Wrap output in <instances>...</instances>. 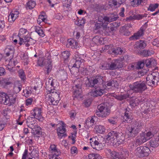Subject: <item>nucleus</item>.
Returning <instances> with one entry per match:
<instances>
[{"instance_id":"0eeeda50","label":"nucleus","mask_w":159,"mask_h":159,"mask_svg":"<svg viewBox=\"0 0 159 159\" xmlns=\"http://www.w3.org/2000/svg\"><path fill=\"white\" fill-rule=\"evenodd\" d=\"M2 102L5 105L9 106L13 105L15 102V98L12 95H8L6 93L2 92L0 93Z\"/></svg>"},{"instance_id":"cd10ccee","label":"nucleus","mask_w":159,"mask_h":159,"mask_svg":"<svg viewBox=\"0 0 159 159\" xmlns=\"http://www.w3.org/2000/svg\"><path fill=\"white\" fill-rule=\"evenodd\" d=\"M35 121L33 117H30L27 120V125L29 128H31L33 127L36 126L37 124L35 123Z\"/></svg>"},{"instance_id":"4468645a","label":"nucleus","mask_w":159,"mask_h":159,"mask_svg":"<svg viewBox=\"0 0 159 159\" xmlns=\"http://www.w3.org/2000/svg\"><path fill=\"white\" fill-rule=\"evenodd\" d=\"M154 108L150 102L146 103L142 107V109L144 110L142 112L144 114H150L154 112Z\"/></svg>"},{"instance_id":"473e14b6","label":"nucleus","mask_w":159,"mask_h":159,"mask_svg":"<svg viewBox=\"0 0 159 159\" xmlns=\"http://www.w3.org/2000/svg\"><path fill=\"white\" fill-rule=\"evenodd\" d=\"M120 0H109V4L110 6H116L119 7L122 3Z\"/></svg>"},{"instance_id":"412c9836","label":"nucleus","mask_w":159,"mask_h":159,"mask_svg":"<svg viewBox=\"0 0 159 159\" xmlns=\"http://www.w3.org/2000/svg\"><path fill=\"white\" fill-rule=\"evenodd\" d=\"M125 139V134L120 131H117L115 143H118L119 144L122 143Z\"/></svg>"},{"instance_id":"e433bc0d","label":"nucleus","mask_w":159,"mask_h":159,"mask_svg":"<svg viewBox=\"0 0 159 159\" xmlns=\"http://www.w3.org/2000/svg\"><path fill=\"white\" fill-rule=\"evenodd\" d=\"M89 159H102L101 156L95 153H92L89 155Z\"/></svg>"},{"instance_id":"13d9d810","label":"nucleus","mask_w":159,"mask_h":159,"mask_svg":"<svg viewBox=\"0 0 159 159\" xmlns=\"http://www.w3.org/2000/svg\"><path fill=\"white\" fill-rule=\"evenodd\" d=\"M102 39H100L98 36H96L94 37L92 39V41L95 44H98V41H99Z\"/></svg>"},{"instance_id":"f03ea898","label":"nucleus","mask_w":159,"mask_h":159,"mask_svg":"<svg viewBox=\"0 0 159 159\" xmlns=\"http://www.w3.org/2000/svg\"><path fill=\"white\" fill-rule=\"evenodd\" d=\"M83 83V79L80 78H78L73 81L72 88L74 90V97L77 98H81V86Z\"/></svg>"},{"instance_id":"ea45409f","label":"nucleus","mask_w":159,"mask_h":159,"mask_svg":"<svg viewBox=\"0 0 159 159\" xmlns=\"http://www.w3.org/2000/svg\"><path fill=\"white\" fill-rule=\"evenodd\" d=\"M35 31L40 36L43 37L45 35L43 30L40 27H36L35 29Z\"/></svg>"},{"instance_id":"c03bdc74","label":"nucleus","mask_w":159,"mask_h":159,"mask_svg":"<svg viewBox=\"0 0 159 159\" xmlns=\"http://www.w3.org/2000/svg\"><path fill=\"white\" fill-rule=\"evenodd\" d=\"M23 93H24L25 96L26 97H27L30 95L32 93V91L30 89L28 88L27 89H26L24 90Z\"/></svg>"},{"instance_id":"72a5a7b5","label":"nucleus","mask_w":159,"mask_h":159,"mask_svg":"<svg viewBox=\"0 0 159 159\" xmlns=\"http://www.w3.org/2000/svg\"><path fill=\"white\" fill-rule=\"evenodd\" d=\"M136 47L140 49H143L147 46V43L145 41L140 40L136 43Z\"/></svg>"},{"instance_id":"c9c22d12","label":"nucleus","mask_w":159,"mask_h":159,"mask_svg":"<svg viewBox=\"0 0 159 159\" xmlns=\"http://www.w3.org/2000/svg\"><path fill=\"white\" fill-rule=\"evenodd\" d=\"M36 5L35 2L34 1H29L27 3L26 8L29 9H33Z\"/></svg>"},{"instance_id":"c756f323","label":"nucleus","mask_w":159,"mask_h":159,"mask_svg":"<svg viewBox=\"0 0 159 159\" xmlns=\"http://www.w3.org/2000/svg\"><path fill=\"white\" fill-rule=\"evenodd\" d=\"M146 99L144 98L139 97L136 98L132 103L133 106H137L139 103H143L145 101Z\"/></svg>"},{"instance_id":"de8ad7c7","label":"nucleus","mask_w":159,"mask_h":159,"mask_svg":"<svg viewBox=\"0 0 159 159\" xmlns=\"http://www.w3.org/2000/svg\"><path fill=\"white\" fill-rule=\"evenodd\" d=\"M108 122L111 124L115 125L117 122V118L116 117H111L108 120Z\"/></svg>"},{"instance_id":"4c0bfd02","label":"nucleus","mask_w":159,"mask_h":159,"mask_svg":"<svg viewBox=\"0 0 159 159\" xmlns=\"http://www.w3.org/2000/svg\"><path fill=\"white\" fill-rule=\"evenodd\" d=\"M70 56V52L68 51H65L61 53V57L65 60L67 59Z\"/></svg>"},{"instance_id":"f3484780","label":"nucleus","mask_w":159,"mask_h":159,"mask_svg":"<svg viewBox=\"0 0 159 159\" xmlns=\"http://www.w3.org/2000/svg\"><path fill=\"white\" fill-rule=\"evenodd\" d=\"M110 70H113L121 68L123 66L121 61L120 60H116L109 64Z\"/></svg>"},{"instance_id":"9b49d317","label":"nucleus","mask_w":159,"mask_h":159,"mask_svg":"<svg viewBox=\"0 0 159 159\" xmlns=\"http://www.w3.org/2000/svg\"><path fill=\"white\" fill-rule=\"evenodd\" d=\"M58 82L55 80L51 77L46 81L45 88L48 93L52 92V90L56 86H58Z\"/></svg>"},{"instance_id":"a878e982","label":"nucleus","mask_w":159,"mask_h":159,"mask_svg":"<svg viewBox=\"0 0 159 159\" xmlns=\"http://www.w3.org/2000/svg\"><path fill=\"white\" fill-rule=\"evenodd\" d=\"M143 61L144 65L148 68L156 66L157 63L156 61L153 59H148L143 60Z\"/></svg>"},{"instance_id":"393cba45","label":"nucleus","mask_w":159,"mask_h":159,"mask_svg":"<svg viewBox=\"0 0 159 159\" xmlns=\"http://www.w3.org/2000/svg\"><path fill=\"white\" fill-rule=\"evenodd\" d=\"M156 77L152 74L148 75L146 78V84L150 86H153L155 84V79Z\"/></svg>"},{"instance_id":"6ab92c4d","label":"nucleus","mask_w":159,"mask_h":159,"mask_svg":"<svg viewBox=\"0 0 159 159\" xmlns=\"http://www.w3.org/2000/svg\"><path fill=\"white\" fill-rule=\"evenodd\" d=\"M97 120V118L95 116L89 117L86 120L85 123V128H88L94 124L95 122Z\"/></svg>"},{"instance_id":"2eb2a0df","label":"nucleus","mask_w":159,"mask_h":159,"mask_svg":"<svg viewBox=\"0 0 159 159\" xmlns=\"http://www.w3.org/2000/svg\"><path fill=\"white\" fill-rule=\"evenodd\" d=\"M90 144L93 149L98 151L101 150L103 148V144L98 139L97 140H96L95 139H93L92 141L90 142Z\"/></svg>"},{"instance_id":"2f4dec72","label":"nucleus","mask_w":159,"mask_h":159,"mask_svg":"<svg viewBox=\"0 0 159 159\" xmlns=\"http://www.w3.org/2000/svg\"><path fill=\"white\" fill-rule=\"evenodd\" d=\"M94 130L97 133L103 134L105 132L106 129L104 126L99 125L95 126Z\"/></svg>"},{"instance_id":"37998d69","label":"nucleus","mask_w":159,"mask_h":159,"mask_svg":"<svg viewBox=\"0 0 159 159\" xmlns=\"http://www.w3.org/2000/svg\"><path fill=\"white\" fill-rule=\"evenodd\" d=\"M109 66V63L107 62H105L101 65L100 68L102 70H110Z\"/></svg>"},{"instance_id":"b1692460","label":"nucleus","mask_w":159,"mask_h":159,"mask_svg":"<svg viewBox=\"0 0 159 159\" xmlns=\"http://www.w3.org/2000/svg\"><path fill=\"white\" fill-rule=\"evenodd\" d=\"M148 139V138L144 136V133H142L140 134V136L137 138L136 143L138 145H141L147 141Z\"/></svg>"},{"instance_id":"f8f14e48","label":"nucleus","mask_w":159,"mask_h":159,"mask_svg":"<svg viewBox=\"0 0 159 159\" xmlns=\"http://www.w3.org/2000/svg\"><path fill=\"white\" fill-rule=\"evenodd\" d=\"M81 57V55L78 54H75L73 57V59L71 61L70 63L71 64V62H74L75 61V63L73 65L72 67L79 68L80 67L82 63L84 61V60L82 59Z\"/></svg>"},{"instance_id":"5701e85b","label":"nucleus","mask_w":159,"mask_h":159,"mask_svg":"<svg viewBox=\"0 0 159 159\" xmlns=\"http://www.w3.org/2000/svg\"><path fill=\"white\" fill-rule=\"evenodd\" d=\"M117 131L116 130L111 131L109 132L107 136V140H110L113 141V143H115L116 140V135Z\"/></svg>"},{"instance_id":"774afa93","label":"nucleus","mask_w":159,"mask_h":159,"mask_svg":"<svg viewBox=\"0 0 159 159\" xmlns=\"http://www.w3.org/2000/svg\"><path fill=\"white\" fill-rule=\"evenodd\" d=\"M13 14V15L16 18L18 16V15L19 14V11L17 10H15L12 11L11 12Z\"/></svg>"},{"instance_id":"bb28decb","label":"nucleus","mask_w":159,"mask_h":159,"mask_svg":"<svg viewBox=\"0 0 159 159\" xmlns=\"http://www.w3.org/2000/svg\"><path fill=\"white\" fill-rule=\"evenodd\" d=\"M50 149L51 152L52 153V155L59 156L61 152L59 149H58L55 145H51L50 147Z\"/></svg>"},{"instance_id":"09e8293b","label":"nucleus","mask_w":159,"mask_h":159,"mask_svg":"<svg viewBox=\"0 0 159 159\" xmlns=\"http://www.w3.org/2000/svg\"><path fill=\"white\" fill-rule=\"evenodd\" d=\"M141 54L144 57H147L151 55L152 53L149 50H143L141 52Z\"/></svg>"},{"instance_id":"39448f33","label":"nucleus","mask_w":159,"mask_h":159,"mask_svg":"<svg viewBox=\"0 0 159 159\" xmlns=\"http://www.w3.org/2000/svg\"><path fill=\"white\" fill-rule=\"evenodd\" d=\"M98 111L96 112V115L98 117L104 118L108 116L110 112V109L104 103H102L98 106Z\"/></svg>"},{"instance_id":"9d476101","label":"nucleus","mask_w":159,"mask_h":159,"mask_svg":"<svg viewBox=\"0 0 159 159\" xmlns=\"http://www.w3.org/2000/svg\"><path fill=\"white\" fill-rule=\"evenodd\" d=\"M38 64L39 66H45L46 69V72L47 74H48L52 70L51 61L48 59L40 58L38 61Z\"/></svg>"},{"instance_id":"bf43d9fd","label":"nucleus","mask_w":159,"mask_h":159,"mask_svg":"<svg viewBox=\"0 0 159 159\" xmlns=\"http://www.w3.org/2000/svg\"><path fill=\"white\" fill-rule=\"evenodd\" d=\"M111 88H118V85L117 82L116 80H111Z\"/></svg>"},{"instance_id":"3c124183","label":"nucleus","mask_w":159,"mask_h":159,"mask_svg":"<svg viewBox=\"0 0 159 159\" xmlns=\"http://www.w3.org/2000/svg\"><path fill=\"white\" fill-rule=\"evenodd\" d=\"M113 52L116 54H121L123 52V50L121 48L118 47L114 49L113 51Z\"/></svg>"},{"instance_id":"423d86ee","label":"nucleus","mask_w":159,"mask_h":159,"mask_svg":"<svg viewBox=\"0 0 159 159\" xmlns=\"http://www.w3.org/2000/svg\"><path fill=\"white\" fill-rule=\"evenodd\" d=\"M130 89L136 93H142L147 88L144 82H137L129 86Z\"/></svg>"},{"instance_id":"864d4df0","label":"nucleus","mask_w":159,"mask_h":159,"mask_svg":"<svg viewBox=\"0 0 159 159\" xmlns=\"http://www.w3.org/2000/svg\"><path fill=\"white\" fill-rule=\"evenodd\" d=\"M144 65L143 61V62H138L136 66V69H137L143 68Z\"/></svg>"},{"instance_id":"a18cd8bd","label":"nucleus","mask_w":159,"mask_h":159,"mask_svg":"<svg viewBox=\"0 0 159 159\" xmlns=\"http://www.w3.org/2000/svg\"><path fill=\"white\" fill-rule=\"evenodd\" d=\"M21 88V85L19 84H16L14 87V90L16 93H17L20 91Z\"/></svg>"},{"instance_id":"c85d7f7f","label":"nucleus","mask_w":159,"mask_h":159,"mask_svg":"<svg viewBox=\"0 0 159 159\" xmlns=\"http://www.w3.org/2000/svg\"><path fill=\"white\" fill-rule=\"evenodd\" d=\"M150 144L151 147L156 148L159 145V137L156 138H153L150 141Z\"/></svg>"},{"instance_id":"4be33fe9","label":"nucleus","mask_w":159,"mask_h":159,"mask_svg":"<svg viewBox=\"0 0 159 159\" xmlns=\"http://www.w3.org/2000/svg\"><path fill=\"white\" fill-rule=\"evenodd\" d=\"M145 29L143 27H141L136 33H134V35L130 37L129 39L130 40H136L139 39L140 38L143 36L144 33Z\"/></svg>"},{"instance_id":"6e6552de","label":"nucleus","mask_w":159,"mask_h":159,"mask_svg":"<svg viewBox=\"0 0 159 159\" xmlns=\"http://www.w3.org/2000/svg\"><path fill=\"white\" fill-rule=\"evenodd\" d=\"M150 152V150L148 147L140 146L136 149L134 153L139 157H141L148 156Z\"/></svg>"},{"instance_id":"052dcab7","label":"nucleus","mask_w":159,"mask_h":159,"mask_svg":"<svg viewBox=\"0 0 159 159\" xmlns=\"http://www.w3.org/2000/svg\"><path fill=\"white\" fill-rule=\"evenodd\" d=\"M122 154L121 155V158L123 157L124 158H126L129 156V152L127 151H123L122 152Z\"/></svg>"},{"instance_id":"a211bd4d","label":"nucleus","mask_w":159,"mask_h":159,"mask_svg":"<svg viewBox=\"0 0 159 159\" xmlns=\"http://www.w3.org/2000/svg\"><path fill=\"white\" fill-rule=\"evenodd\" d=\"M106 154L110 156L112 159H121L120 154L115 151H111L110 149H106L105 150Z\"/></svg>"},{"instance_id":"338daca9","label":"nucleus","mask_w":159,"mask_h":159,"mask_svg":"<svg viewBox=\"0 0 159 159\" xmlns=\"http://www.w3.org/2000/svg\"><path fill=\"white\" fill-rule=\"evenodd\" d=\"M111 81H108L106 82L105 85L106 89H109L111 88Z\"/></svg>"},{"instance_id":"49530a36","label":"nucleus","mask_w":159,"mask_h":159,"mask_svg":"<svg viewBox=\"0 0 159 159\" xmlns=\"http://www.w3.org/2000/svg\"><path fill=\"white\" fill-rule=\"evenodd\" d=\"M16 18V17L11 12L8 16V20L9 22L12 23L15 21Z\"/></svg>"},{"instance_id":"20e7f679","label":"nucleus","mask_w":159,"mask_h":159,"mask_svg":"<svg viewBox=\"0 0 159 159\" xmlns=\"http://www.w3.org/2000/svg\"><path fill=\"white\" fill-rule=\"evenodd\" d=\"M19 38L20 42L19 44L21 45L23 43L25 42H30V41L33 40V39L29 38L30 35L29 32L26 29L23 28L20 29L18 35Z\"/></svg>"},{"instance_id":"5fc2aeb1","label":"nucleus","mask_w":159,"mask_h":159,"mask_svg":"<svg viewBox=\"0 0 159 159\" xmlns=\"http://www.w3.org/2000/svg\"><path fill=\"white\" fill-rule=\"evenodd\" d=\"M47 21L45 16L43 15H40L39 16V18L38 20V22H43L46 23Z\"/></svg>"},{"instance_id":"680f3d73","label":"nucleus","mask_w":159,"mask_h":159,"mask_svg":"<svg viewBox=\"0 0 159 159\" xmlns=\"http://www.w3.org/2000/svg\"><path fill=\"white\" fill-rule=\"evenodd\" d=\"M153 136V134L151 132H148L146 134H144V136H145V137L148 138V140L150 138V137H152Z\"/></svg>"},{"instance_id":"1a4fd4ad","label":"nucleus","mask_w":159,"mask_h":159,"mask_svg":"<svg viewBox=\"0 0 159 159\" xmlns=\"http://www.w3.org/2000/svg\"><path fill=\"white\" fill-rule=\"evenodd\" d=\"M103 77L100 75L96 76L95 79L90 80L88 78L86 86L89 87L95 88L98 84H102L103 81Z\"/></svg>"},{"instance_id":"aec40b11","label":"nucleus","mask_w":159,"mask_h":159,"mask_svg":"<svg viewBox=\"0 0 159 159\" xmlns=\"http://www.w3.org/2000/svg\"><path fill=\"white\" fill-rule=\"evenodd\" d=\"M104 92V89L101 88V87H95L94 90H92L90 93V95L94 97L101 96Z\"/></svg>"},{"instance_id":"ddd939ff","label":"nucleus","mask_w":159,"mask_h":159,"mask_svg":"<svg viewBox=\"0 0 159 159\" xmlns=\"http://www.w3.org/2000/svg\"><path fill=\"white\" fill-rule=\"evenodd\" d=\"M42 110L41 108H35L32 111L31 114L35 118L38 119L39 121H42L43 120V117L42 115Z\"/></svg>"},{"instance_id":"f704fd0d","label":"nucleus","mask_w":159,"mask_h":159,"mask_svg":"<svg viewBox=\"0 0 159 159\" xmlns=\"http://www.w3.org/2000/svg\"><path fill=\"white\" fill-rule=\"evenodd\" d=\"M32 129L31 132L34 135H40L41 134L40 128L38 127L37 125L36 126L30 128Z\"/></svg>"},{"instance_id":"7c9ffc66","label":"nucleus","mask_w":159,"mask_h":159,"mask_svg":"<svg viewBox=\"0 0 159 159\" xmlns=\"http://www.w3.org/2000/svg\"><path fill=\"white\" fill-rule=\"evenodd\" d=\"M66 46L71 48H75L77 47V43L73 39H69L68 40Z\"/></svg>"},{"instance_id":"dca6fc26","label":"nucleus","mask_w":159,"mask_h":159,"mask_svg":"<svg viewBox=\"0 0 159 159\" xmlns=\"http://www.w3.org/2000/svg\"><path fill=\"white\" fill-rule=\"evenodd\" d=\"M62 124L61 126L57 129L58 138L60 139L67 136V134L65 133L66 131L65 128L66 125L63 122H62Z\"/></svg>"},{"instance_id":"69168bd1","label":"nucleus","mask_w":159,"mask_h":159,"mask_svg":"<svg viewBox=\"0 0 159 159\" xmlns=\"http://www.w3.org/2000/svg\"><path fill=\"white\" fill-rule=\"evenodd\" d=\"M71 152L72 154L75 153H77L78 152V151L76 147L75 146H73L70 149Z\"/></svg>"},{"instance_id":"7ed1b4c3","label":"nucleus","mask_w":159,"mask_h":159,"mask_svg":"<svg viewBox=\"0 0 159 159\" xmlns=\"http://www.w3.org/2000/svg\"><path fill=\"white\" fill-rule=\"evenodd\" d=\"M45 99L49 103H50V104L56 105L60 100L59 93L57 91L48 93L45 95Z\"/></svg>"},{"instance_id":"4d7b16f0","label":"nucleus","mask_w":159,"mask_h":159,"mask_svg":"<svg viewBox=\"0 0 159 159\" xmlns=\"http://www.w3.org/2000/svg\"><path fill=\"white\" fill-rule=\"evenodd\" d=\"M19 76L21 79L24 80L25 78V73L22 70H20L18 71Z\"/></svg>"},{"instance_id":"a19ab883","label":"nucleus","mask_w":159,"mask_h":159,"mask_svg":"<svg viewBox=\"0 0 159 159\" xmlns=\"http://www.w3.org/2000/svg\"><path fill=\"white\" fill-rule=\"evenodd\" d=\"M11 112V111L8 108H7L3 109L2 112V114L4 116H6V119L9 118V116H8Z\"/></svg>"},{"instance_id":"f257e3e1","label":"nucleus","mask_w":159,"mask_h":159,"mask_svg":"<svg viewBox=\"0 0 159 159\" xmlns=\"http://www.w3.org/2000/svg\"><path fill=\"white\" fill-rule=\"evenodd\" d=\"M143 123L140 121H136L134 123L128 126L126 128V132L129 137H134L140 130Z\"/></svg>"},{"instance_id":"0e129e2a","label":"nucleus","mask_w":159,"mask_h":159,"mask_svg":"<svg viewBox=\"0 0 159 159\" xmlns=\"http://www.w3.org/2000/svg\"><path fill=\"white\" fill-rule=\"evenodd\" d=\"M111 20L110 19V17H108L107 16H104L103 17V24H104L105 23H106V24H107L108 22H110Z\"/></svg>"},{"instance_id":"6e6d98bb","label":"nucleus","mask_w":159,"mask_h":159,"mask_svg":"<svg viewBox=\"0 0 159 159\" xmlns=\"http://www.w3.org/2000/svg\"><path fill=\"white\" fill-rule=\"evenodd\" d=\"M61 75V79L62 80H65L67 77V73L65 71H62Z\"/></svg>"},{"instance_id":"58836bf2","label":"nucleus","mask_w":159,"mask_h":159,"mask_svg":"<svg viewBox=\"0 0 159 159\" xmlns=\"http://www.w3.org/2000/svg\"><path fill=\"white\" fill-rule=\"evenodd\" d=\"M158 6V4L157 3L151 4L148 7V10L151 11H155Z\"/></svg>"},{"instance_id":"603ef678","label":"nucleus","mask_w":159,"mask_h":159,"mask_svg":"<svg viewBox=\"0 0 159 159\" xmlns=\"http://www.w3.org/2000/svg\"><path fill=\"white\" fill-rule=\"evenodd\" d=\"M109 17L111 22L116 20L118 18V15L114 14H111Z\"/></svg>"},{"instance_id":"8fccbe9b","label":"nucleus","mask_w":159,"mask_h":159,"mask_svg":"<svg viewBox=\"0 0 159 159\" xmlns=\"http://www.w3.org/2000/svg\"><path fill=\"white\" fill-rule=\"evenodd\" d=\"M143 0H133L131 2V4L133 7L136 5H138L141 4Z\"/></svg>"},{"instance_id":"79ce46f5","label":"nucleus","mask_w":159,"mask_h":159,"mask_svg":"<svg viewBox=\"0 0 159 159\" xmlns=\"http://www.w3.org/2000/svg\"><path fill=\"white\" fill-rule=\"evenodd\" d=\"M129 108L126 109L125 115L124 116L123 119L125 121H127L130 118V116L129 115Z\"/></svg>"},{"instance_id":"e2e57ef3","label":"nucleus","mask_w":159,"mask_h":159,"mask_svg":"<svg viewBox=\"0 0 159 159\" xmlns=\"http://www.w3.org/2000/svg\"><path fill=\"white\" fill-rule=\"evenodd\" d=\"M85 23V21L84 20L82 19L81 20H79L78 21L77 23L75 22V24L77 25L78 26L82 25L84 24Z\"/></svg>"}]
</instances>
